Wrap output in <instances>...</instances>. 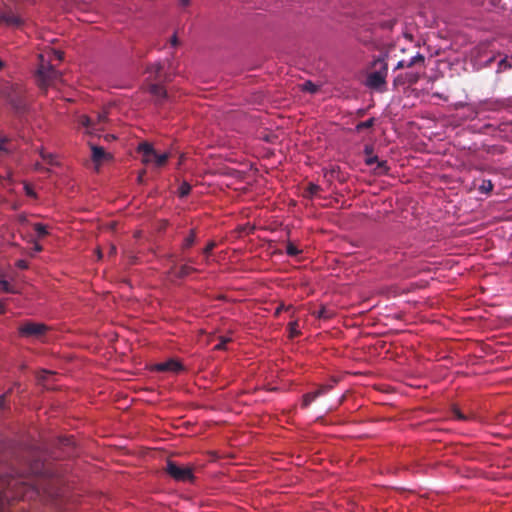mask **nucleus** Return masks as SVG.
Instances as JSON below:
<instances>
[{
    "mask_svg": "<svg viewBox=\"0 0 512 512\" xmlns=\"http://www.w3.org/2000/svg\"><path fill=\"white\" fill-rule=\"evenodd\" d=\"M289 333H290L289 336L291 338H294L300 334V331L298 330V322L297 321L289 323Z\"/></svg>",
    "mask_w": 512,
    "mask_h": 512,
    "instance_id": "nucleus-28",
    "label": "nucleus"
},
{
    "mask_svg": "<svg viewBox=\"0 0 512 512\" xmlns=\"http://www.w3.org/2000/svg\"><path fill=\"white\" fill-rule=\"evenodd\" d=\"M6 407V395H0V410Z\"/></svg>",
    "mask_w": 512,
    "mask_h": 512,
    "instance_id": "nucleus-38",
    "label": "nucleus"
},
{
    "mask_svg": "<svg viewBox=\"0 0 512 512\" xmlns=\"http://www.w3.org/2000/svg\"><path fill=\"white\" fill-rule=\"evenodd\" d=\"M196 242V230L191 229L189 235L184 239L182 243V249L186 250L191 248Z\"/></svg>",
    "mask_w": 512,
    "mask_h": 512,
    "instance_id": "nucleus-17",
    "label": "nucleus"
},
{
    "mask_svg": "<svg viewBox=\"0 0 512 512\" xmlns=\"http://www.w3.org/2000/svg\"><path fill=\"white\" fill-rule=\"evenodd\" d=\"M364 153L366 155V157L370 156V155H373V146L371 145H366L364 147Z\"/></svg>",
    "mask_w": 512,
    "mask_h": 512,
    "instance_id": "nucleus-37",
    "label": "nucleus"
},
{
    "mask_svg": "<svg viewBox=\"0 0 512 512\" xmlns=\"http://www.w3.org/2000/svg\"><path fill=\"white\" fill-rule=\"evenodd\" d=\"M375 124V118H370L366 121H363V122H359L356 127H355V130L357 132H361L362 130L364 129H369L371 127H373Z\"/></svg>",
    "mask_w": 512,
    "mask_h": 512,
    "instance_id": "nucleus-21",
    "label": "nucleus"
},
{
    "mask_svg": "<svg viewBox=\"0 0 512 512\" xmlns=\"http://www.w3.org/2000/svg\"><path fill=\"white\" fill-rule=\"evenodd\" d=\"M143 174H144V171L142 173H140V175L138 176V181L139 182L143 181Z\"/></svg>",
    "mask_w": 512,
    "mask_h": 512,
    "instance_id": "nucleus-45",
    "label": "nucleus"
},
{
    "mask_svg": "<svg viewBox=\"0 0 512 512\" xmlns=\"http://www.w3.org/2000/svg\"><path fill=\"white\" fill-rule=\"evenodd\" d=\"M231 341V338L228 337H220V342L215 346L217 350H223L226 347V344Z\"/></svg>",
    "mask_w": 512,
    "mask_h": 512,
    "instance_id": "nucleus-32",
    "label": "nucleus"
},
{
    "mask_svg": "<svg viewBox=\"0 0 512 512\" xmlns=\"http://www.w3.org/2000/svg\"><path fill=\"white\" fill-rule=\"evenodd\" d=\"M40 156L49 165H56L57 164V162L55 160V156L52 153H47V152L41 150L40 151Z\"/></svg>",
    "mask_w": 512,
    "mask_h": 512,
    "instance_id": "nucleus-25",
    "label": "nucleus"
},
{
    "mask_svg": "<svg viewBox=\"0 0 512 512\" xmlns=\"http://www.w3.org/2000/svg\"><path fill=\"white\" fill-rule=\"evenodd\" d=\"M5 313V306L2 302H0V315Z\"/></svg>",
    "mask_w": 512,
    "mask_h": 512,
    "instance_id": "nucleus-42",
    "label": "nucleus"
},
{
    "mask_svg": "<svg viewBox=\"0 0 512 512\" xmlns=\"http://www.w3.org/2000/svg\"><path fill=\"white\" fill-rule=\"evenodd\" d=\"M116 253V247L115 246H112L110 248V254H115Z\"/></svg>",
    "mask_w": 512,
    "mask_h": 512,
    "instance_id": "nucleus-44",
    "label": "nucleus"
},
{
    "mask_svg": "<svg viewBox=\"0 0 512 512\" xmlns=\"http://www.w3.org/2000/svg\"><path fill=\"white\" fill-rule=\"evenodd\" d=\"M79 123L82 126L88 128V129H95V130L97 129V128L94 127L93 120L90 117L86 116V115H81L79 117Z\"/></svg>",
    "mask_w": 512,
    "mask_h": 512,
    "instance_id": "nucleus-23",
    "label": "nucleus"
},
{
    "mask_svg": "<svg viewBox=\"0 0 512 512\" xmlns=\"http://www.w3.org/2000/svg\"><path fill=\"white\" fill-rule=\"evenodd\" d=\"M18 331L23 337L39 338L48 331V326L43 323L27 321L20 325Z\"/></svg>",
    "mask_w": 512,
    "mask_h": 512,
    "instance_id": "nucleus-6",
    "label": "nucleus"
},
{
    "mask_svg": "<svg viewBox=\"0 0 512 512\" xmlns=\"http://www.w3.org/2000/svg\"><path fill=\"white\" fill-rule=\"evenodd\" d=\"M105 119H106V117H105V116H99V117H98V120H99V121H105Z\"/></svg>",
    "mask_w": 512,
    "mask_h": 512,
    "instance_id": "nucleus-47",
    "label": "nucleus"
},
{
    "mask_svg": "<svg viewBox=\"0 0 512 512\" xmlns=\"http://www.w3.org/2000/svg\"><path fill=\"white\" fill-rule=\"evenodd\" d=\"M291 308V306H285L284 304H280L275 310V315L278 316L282 311H288Z\"/></svg>",
    "mask_w": 512,
    "mask_h": 512,
    "instance_id": "nucleus-36",
    "label": "nucleus"
},
{
    "mask_svg": "<svg viewBox=\"0 0 512 512\" xmlns=\"http://www.w3.org/2000/svg\"><path fill=\"white\" fill-rule=\"evenodd\" d=\"M388 74V64L384 58H377L372 63V71L368 74L366 85L378 91H384L386 87V77Z\"/></svg>",
    "mask_w": 512,
    "mask_h": 512,
    "instance_id": "nucleus-2",
    "label": "nucleus"
},
{
    "mask_svg": "<svg viewBox=\"0 0 512 512\" xmlns=\"http://www.w3.org/2000/svg\"><path fill=\"white\" fill-rule=\"evenodd\" d=\"M512 65L508 62L507 58H503L498 63L497 73L511 69Z\"/></svg>",
    "mask_w": 512,
    "mask_h": 512,
    "instance_id": "nucleus-27",
    "label": "nucleus"
},
{
    "mask_svg": "<svg viewBox=\"0 0 512 512\" xmlns=\"http://www.w3.org/2000/svg\"><path fill=\"white\" fill-rule=\"evenodd\" d=\"M177 43H178L177 37H176V35H173L172 38H171V44L173 46H176Z\"/></svg>",
    "mask_w": 512,
    "mask_h": 512,
    "instance_id": "nucleus-40",
    "label": "nucleus"
},
{
    "mask_svg": "<svg viewBox=\"0 0 512 512\" xmlns=\"http://www.w3.org/2000/svg\"><path fill=\"white\" fill-rule=\"evenodd\" d=\"M493 189V184L491 182V180H484L482 185L480 186V190L483 191V192H490L492 191Z\"/></svg>",
    "mask_w": 512,
    "mask_h": 512,
    "instance_id": "nucleus-30",
    "label": "nucleus"
},
{
    "mask_svg": "<svg viewBox=\"0 0 512 512\" xmlns=\"http://www.w3.org/2000/svg\"><path fill=\"white\" fill-rule=\"evenodd\" d=\"M153 370L158 372H171L178 374L184 370V367L178 360L171 358L164 362L155 364L153 366Z\"/></svg>",
    "mask_w": 512,
    "mask_h": 512,
    "instance_id": "nucleus-7",
    "label": "nucleus"
},
{
    "mask_svg": "<svg viewBox=\"0 0 512 512\" xmlns=\"http://www.w3.org/2000/svg\"><path fill=\"white\" fill-rule=\"evenodd\" d=\"M384 25H385V27L391 29L393 27V25H394V22L393 21H389V22L385 23Z\"/></svg>",
    "mask_w": 512,
    "mask_h": 512,
    "instance_id": "nucleus-41",
    "label": "nucleus"
},
{
    "mask_svg": "<svg viewBox=\"0 0 512 512\" xmlns=\"http://www.w3.org/2000/svg\"><path fill=\"white\" fill-rule=\"evenodd\" d=\"M165 471L176 481L189 482L194 479L191 467L180 466L174 461H167Z\"/></svg>",
    "mask_w": 512,
    "mask_h": 512,
    "instance_id": "nucleus-5",
    "label": "nucleus"
},
{
    "mask_svg": "<svg viewBox=\"0 0 512 512\" xmlns=\"http://www.w3.org/2000/svg\"><path fill=\"white\" fill-rule=\"evenodd\" d=\"M301 90L310 94H315L319 90V86L308 80L301 85Z\"/></svg>",
    "mask_w": 512,
    "mask_h": 512,
    "instance_id": "nucleus-18",
    "label": "nucleus"
},
{
    "mask_svg": "<svg viewBox=\"0 0 512 512\" xmlns=\"http://www.w3.org/2000/svg\"><path fill=\"white\" fill-rule=\"evenodd\" d=\"M16 472L7 473L4 466H0V512L10 499L18 495L13 490L19 484H24V480L20 476L15 475Z\"/></svg>",
    "mask_w": 512,
    "mask_h": 512,
    "instance_id": "nucleus-1",
    "label": "nucleus"
},
{
    "mask_svg": "<svg viewBox=\"0 0 512 512\" xmlns=\"http://www.w3.org/2000/svg\"><path fill=\"white\" fill-rule=\"evenodd\" d=\"M378 160L379 159L376 155H370V156L366 157L365 164L368 166H371L373 164H376V162H378Z\"/></svg>",
    "mask_w": 512,
    "mask_h": 512,
    "instance_id": "nucleus-35",
    "label": "nucleus"
},
{
    "mask_svg": "<svg viewBox=\"0 0 512 512\" xmlns=\"http://www.w3.org/2000/svg\"><path fill=\"white\" fill-rule=\"evenodd\" d=\"M407 61L401 60L397 63L395 70L406 68Z\"/></svg>",
    "mask_w": 512,
    "mask_h": 512,
    "instance_id": "nucleus-39",
    "label": "nucleus"
},
{
    "mask_svg": "<svg viewBox=\"0 0 512 512\" xmlns=\"http://www.w3.org/2000/svg\"><path fill=\"white\" fill-rule=\"evenodd\" d=\"M53 374H54V373H53V372H51V371L43 370V371H41V372L39 373V375H38V379H39V381L44 382V381H46L50 376H53Z\"/></svg>",
    "mask_w": 512,
    "mask_h": 512,
    "instance_id": "nucleus-33",
    "label": "nucleus"
},
{
    "mask_svg": "<svg viewBox=\"0 0 512 512\" xmlns=\"http://www.w3.org/2000/svg\"><path fill=\"white\" fill-rule=\"evenodd\" d=\"M180 1H181V4H182L183 6H187V5H189V3H190V0H180Z\"/></svg>",
    "mask_w": 512,
    "mask_h": 512,
    "instance_id": "nucleus-43",
    "label": "nucleus"
},
{
    "mask_svg": "<svg viewBox=\"0 0 512 512\" xmlns=\"http://www.w3.org/2000/svg\"><path fill=\"white\" fill-rule=\"evenodd\" d=\"M388 170H389V167H388L387 161L378 160V162H376V167L374 169L375 174L384 175V174L388 173Z\"/></svg>",
    "mask_w": 512,
    "mask_h": 512,
    "instance_id": "nucleus-19",
    "label": "nucleus"
},
{
    "mask_svg": "<svg viewBox=\"0 0 512 512\" xmlns=\"http://www.w3.org/2000/svg\"><path fill=\"white\" fill-rule=\"evenodd\" d=\"M286 253L291 257H296L301 253V250L298 249L292 242H288L286 245Z\"/></svg>",
    "mask_w": 512,
    "mask_h": 512,
    "instance_id": "nucleus-26",
    "label": "nucleus"
},
{
    "mask_svg": "<svg viewBox=\"0 0 512 512\" xmlns=\"http://www.w3.org/2000/svg\"><path fill=\"white\" fill-rule=\"evenodd\" d=\"M364 113H365V112H364V110H362V109L357 111L358 116H363V115H364Z\"/></svg>",
    "mask_w": 512,
    "mask_h": 512,
    "instance_id": "nucleus-46",
    "label": "nucleus"
},
{
    "mask_svg": "<svg viewBox=\"0 0 512 512\" xmlns=\"http://www.w3.org/2000/svg\"><path fill=\"white\" fill-rule=\"evenodd\" d=\"M36 77L40 88L46 89L48 86L60 80L61 74L53 66L41 64L37 69Z\"/></svg>",
    "mask_w": 512,
    "mask_h": 512,
    "instance_id": "nucleus-4",
    "label": "nucleus"
},
{
    "mask_svg": "<svg viewBox=\"0 0 512 512\" xmlns=\"http://www.w3.org/2000/svg\"><path fill=\"white\" fill-rule=\"evenodd\" d=\"M0 21L8 25H19L21 23V20L17 16L7 13L0 14Z\"/></svg>",
    "mask_w": 512,
    "mask_h": 512,
    "instance_id": "nucleus-16",
    "label": "nucleus"
},
{
    "mask_svg": "<svg viewBox=\"0 0 512 512\" xmlns=\"http://www.w3.org/2000/svg\"><path fill=\"white\" fill-rule=\"evenodd\" d=\"M0 290L6 293H16V291L11 287L10 283L6 280H0Z\"/></svg>",
    "mask_w": 512,
    "mask_h": 512,
    "instance_id": "nucleus-29",
    "label": "nucleus"
},
{
    "mask_svg": "<svg viewBox=\"0 0 512 512\" xmlns=\"http://www.w3.org/2000/svg\"><path fill=\"white\" fill-rule=\"evenodd\" d=\"M26 191H27L28 195H33L32 191L30 189L26 188Z\"/></svg>",
    "mask_w": 512,
    "mask_h": 512,
    "instance_id": "nucleus-48",
    "label": "nucleus"
},
{
    "mask_svg": "<svg viewBox=\"0 0 512 512\" xmlns=\"http://www.w3.org/2000/svg\"><path fill=\"white\" fill-rule=\"evenodd\" d=\"M322 188L314 183H309L308 186L304 190V197L308 199H312L315 195H317Z\"/></svg>",
    "mask_w": 512,
    "mask_h": 512,
    "instance_id": "nucleus-15",
    "label": "nucleus"
},
{
    "mask_svg": "<svg viewBox=\"0 0 512 512\" xmlns=\"http://www.w3.org/2000/svg\"><path fill=\"white\" fill-rule=\"evenodd\" d=\"M58 59L61 60L62 59V54L61 53H58Z\"/></svg>",
    "mask_w": 512,
    "mask_h": 512,
    "instance_id": "nucleus-50",
    "label": "nucleus"
},
{
    "mask_svg": "<svg viewBox=\"0 0 512 512\" xmlns=\"http://www.w3.org/2000/svg\"><path fill=\"white\" fill-rule=\"evenodd\" d=\"M331 389L330 385H322L317 390L303 395L302 404L303 408H307L319 396L326 394Z\"/></svg>",
    "mask_w": 512,
    "mask_h": 512,
    "instance_id": "nucleus-9",
    "label": "nucleus"
},
{
    "mask_svg": "<svg viewBox=\"0 0 512 512\" xmlns=\"http://www.w3.org/2000/svg\"><path fill=\"white\" fill-rule=\"evenodd\" d=\"M92 160L95 163H101L109 157V154L105 152L103 147L92 145Z\"/></svg>",
    "mask_w": 512,
    "mask_h": 512,
    "instance_id": "nucleus-12",
    "label": "nucleus"
},
{
    "mask_svg": "<svg viewBox=\"0 0 512 512\" xmlns=\"http://www.w3.org/2000/svg\"><path fill=\"white\" fill-rule=\"evenodd\" d=\"M452 413H453L454 417H456L459 420H467V417L457 407L453 408Z\"/></svg>",
    "mask_w": 512,
    "mask_h": 512,
    "instance_id": "nucleus-34",
    "label": "nucleus"
},
{
    "mask_svg": "<svg viewBox=\"0 0 512 512\" xmlns=\"http://www.w3.org/2000/svg\"><path fill=\"white\" fill-rule=\"evenodd\" d=\"M191 189L192 186L188 182H183L178 189V194L182 198L186 197L191 192Z\"/></svg>",
    "mask_w": 512,
    "mask_h": 512,
    "instance_id": "nucleus-24",
    "label": "nucleus"
},
{
    "mask_svg": "<svg viewBox=\"0 0 512 512\" xmlns=\"http://www.w3.org/2000/svg\"><path fill=\"white\" fill-rule=\"evenodd\" d=\"M42 248L40 246L36 247V250L40 251Z\"/></svg>",
    "mask_w": 512,
    "mask_h": 512,
    "instance_id": "nucleus-51",
    "label": "nucleus"
},
{
    "mask_svg": "<svg viewBox=\"0 0 512 512\" xmlns=\"http://www.w3.org/2000/svg\"><path fill=\"white\" fill-rule=\"evenodd\" d=\"M40 167H41L40 164H36L37 169H40Z\"/></svg>",
    "mask_w": 512,
    "mask_h": 512,
    "instance_id": "nucleus-52",
    "label": "nucleus"
},
{
    "mask_svg": "<svg viewBox=\"0 0 512 512\" xmlns=\"http://www.w3.org/2000/svg\"><path fill=\"white\" fill-rule=\"evenodd\" d=\"M216 247V243L214 241L208 242V244L203 249V254L206 256V258L211 254L212 250Z\"/></svg>",
    "mask_w": 512,
    "mask_h": 512,
    "instance_id": "nucleus-31",
    "label": "nucleus"
},
{
    "mask_svg": "<svg viewBox=\"0 0 512 512\" xmlns=\"http://www.w3.org/2000/svg\"><path fill=\"white\" fill-rule=\"evenodd\" d=\"M419 77V74L416 72H407L395 77L393 84L395 87L404 86L406 84L413 85L418 82Z\"/></svg>",
    "mask_w": 512,
    "mask_h": 512,
    "instance_id": "nucleus-10",
    "label": "nucleus"
},
{
    "mask_svg": "<svg viewBox=\"0 0 512 512\" xmlns=\"http://www.w3.org/2000/svg\"><path fill=\"white\" fill-rule=\"evenodd\" d=\"M163 70V66L160 62L151 64L147 67L146 72L153 76L154 80H160V73Z\"/></svg>",
    "mask_w": 512,
    "mask_h": 512,
    "instance_id": "nucleus-14",
    "label": "nucleus"
},
{
    "mask_svg": "<svg viewBox=\"0 0 512 512\" xmlns=\"http://www.w3.org/2000/svg\"><path fill=\"white\" fill-rule=\"evenodd\" d=\"M148 92L154 97L156 104H162L168 99L166 89L159 83L149 84Z\"/></svg>",
    "mask_w": 512,
    "mask_h": 512,
    "instance_id": "nucleus-8",
    "label": "nucleus"
},
{
    "mask_svg": "<svg viewBox=\"0 0 512 512\" xmlns=\"http://www.w3.org/2000/svg\"><path fill=\"white\" fill-rule=\"evenodd\" d=\"M138 151L142 153V161L145 164H154L156 167H162L166 164L169 154H158L153 146L148 142H142L138 146Z\"/></svg>",
    "mask_w": 512,
    "mask_h": 512,
    "instance_id": "nucleus-3",
    "label": "nucleus"
},
{
    "mask_svg": "<svg viewBox=\"0 0 512 512\" xmlns=\"http://www.w3.org/2000/svg\"><path fill=\"white\" fill-rule=\"evenodd\" d=\"M33 229L39 238H43L48 235L47 226L42 223H35Z\"/></svg>",
    "mask_w": 512,
    "mask_h": 512,
    "instance_id": "nucleus-20",
    "label": "nucleus"
},
{
    "mask_svg": "<svg viewBox=\"0 0 512 512\" xmlns=\"http://www.w3.org/2000/svg\"><path fill=\"white\" fill-rule=\"evenodd\" d=\"M311 315L318 319H330L333 316V312L327 309L326 306H321L318 310H313Z\"/></svg>",
    "mask_w": 512,
    "mask_h": 512,
    "instance_id": "nucleus-13",
    "label": "nucleus"
},
{
    "mask_svg": "<svg viewBox=\"0 0 512 512\" xmlns=\"http://www.w3.org/2000/svg\"><path fill=\"white\" fill-rule=\"evenodd\" d=\"M196 269L190 265L184 264L181 265L178 269L176 265H173L169 271L170 274H174L177 278H185L191 273L195 272Z\"/></svg>",
    "mask_w": 512,
    "mask_h": 512,
    "instance_id": "nucleus-11",
    "label": "nucleus"
},
{
    "mask_svg": "<svg viewBox=\"0 0 512 512\" xmlns=\"http://www.w3.org/2000/svg\"><path fill=\"white\" fill-rule=\"evenodd\" d=\"M424 60H425V57L422 54L417 53L415 56L410 58L409 61H407L406 66H407V68H410L418 63L423 64Z\"/></svg>",
    "mask_w": 512,
    "mask_h": 512,
    "instance_id": "nucleus-22",
    "label": "nucleus"
},
{
    "mask_svg": "<svg viewBox=\"0 0 512 512\" xmlns=\"http://www.w3.org/2000/svg\"><path fill=\"white\" fill-rule=\"evenodd\" d=\"M187 262H188V263H192V264H194V263H195V260H194V259H188V260H187Z\"/></svg>",
    "mask_w": 512,
    "mask_h": 512,
    "instance_id": "nucleus-49",
    "label": "nucleus"
}]
</instances>
